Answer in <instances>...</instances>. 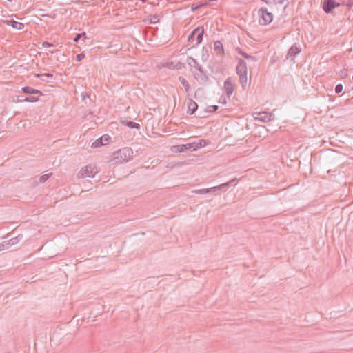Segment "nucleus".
<instances>
[{
  "label": "nucleus",
  "mask_w": 353,
  "mask_h": 353,
  "mask_svg": "<svg viewBox=\"0 0 353 353\" xmlns=\"http://www.w3.org/2000/svg\"><path fill=\"white\" fill-rule=\"evenodd\" d=\"M42 46H43V47H44V48H48V47L53 46V44H52V43H49V42H48V41H43V42L42 43Z\"/></svg>",
  "instance_id": "36"
},
{
  "label": "nucleus",
  "mask_w": 353,
  "mask_h": 353,
  "mask_svg": "<svg viewBox=\"0 0 353 353\" xmlns=\"http://www.w3.org/2000/svg\"><path fill=\"white\" fill-rule=\"evenodd\" d=\"M23 99L20 98V99H18V100H17V101H18V102H19V100H23Z\"/></svg>",
  "instance_id": "43"
},
{
  "label": "nucleus",
  "mask_w": 353,
  "mask_h": 353,
  "mask_svg": "<svg viewBox=\"0 0 353 353\" xmlns=\"http://www.w3.org/2000/svg\"><path fill=\"white\" fill-rule=\"evenodd\" d=\"M103 141L104 142V143H105V145L108 144L109 143V139H110V137L108 135H103Z\"/></svg>",
  "instance_id": "38"
},
{
  "label": "nucleus",
  "mask_w": 353,
  "mask_h": 353,
  "mask_svg": "<svg viewBox=\"0 0 353 353\" xmlns=\"http://www.w3.org/2000/svg\"><path fill=\"white\" fill-rule=\"evenodd\" d=\"M237 181V179L236 178H234L232 179H231L230 181H229L228 182L230 183V184H232V183L235 182Z\"/></svg>",
  "instance_id": "41"
},
{
  "label": "nucleus",
  "mask_w": 353,
  "mask_h": 353,
  "mask_svg": "<svg viewBox=\"0 0 353 353\" xmlns=\"http://www.w3.org/2000/svg\"><path fill=\"white\" fill-rule=\"evenodd\" d=\"M133 150L132 148L125 147L114 152L112 155V161L116 163H123L132 159Z\"/></svg>",
  "instance_id": "2"
},
{
  "label": "nucleus",
  "mask_w": 353,
  "mask_h": 353,
  "mask_svg": "<svg viewBox=\"0 0 353 353\" xmlns=\"http://www.w3.org/2000/svg\"><path fill=\"white\" fill-rule=\"evenodd\" d=\"M230 183L229 182H226V183H222L221 185H219V187H220V190H221L222 188H225V187H228L230 185Z\"/></svg>",
  "instance_id": "40"
},
{
  "label": "nucleus",
  "mask_w": 353,
  "mask_h": 353,
  "mask_svg": "<svg viewBox=\"0 0 353 353\" xmlns=\"http://www.w3.org/2000/svg\"><path fill=\"white\" fill-rule=\"evenodd\" d=\"M188 112H189L190 114H193L196 112V110H197L198 105L192 99H188Z\"/></svg>",
  "instance_id": "15"
},
{
  "label": "nucleus",
  "mask_w": 353,
  "mask_h": 353,
  "mask_svg": "<svg viewBox=\"0 0 353 353\" xmlns=\"http://www.w3.org/2000/svg\"><path fill=\"white\" fill-rule=\"evenodd\" d=\"M21 91L25 94H40L42 95L43 93L41 91L34 89L29 86H25L21 88Z\"/></svg>",
  "instance_id": "16"
},
{
  "label": "nucleus",
  "mask_w": 353,
  "mask_h": 353,
  "mask_svg": "<svg viewBox=\"0 0 353 353\" xmlns=\"http://www.w3.org/2000/svg\"><path fill=\"white\" fill-rule=\"evenodd\" d=\"M36 77L40 78L41 81L48 82V80L46 79V77H53V74L50 73H43V74H37Z\"/></svg>",
  "instance_id": "22"
},
{
  "label": "nucleus",
  "mask_w": 353,
  "mask_h": 353,
  "mask_svg": "<svg viewBox=\"0 0 353 353\" xmlns=\"http://www.w3.org/2000/svg\"><path fill=\"white\" fill-rule=\"evenodd\" d=\"M301 48L299 44L294 43L289 49L287 54V58H294L297 54H299L301 52Z\"/></svg>",
  "instance_id": "10"
},
{
  "label": "nucleus",
  "mask_w": 353,
  "mask_h": 353,
  "mask_svg": "<svg viewBox=\"0 0 353 353\" xmlns=\"http://www.w3.org/2000/svg\"><path fill=\"white\" fill-rule=\"evenodd\" d=\"M103 137H100L99 139H97L92 145V148H98L101 145H105V143L103 141Z\"/></svg>",
  "instance_id": "23"
},
{
  "label": "nucleus",
  "mask_w": 353,
  "mask_h": 353,
  "mask_svg": "<svg viewBox=\"0 0 353 353\" xmlns=\"http://www.w3.org/2000/svg\"><path fill=\"white\" fill-rule=\"evenodd\" d=\"M82 35H84V39H87L85 32L79 33L77 34L75 37L74 38V42L77 43L82 38Z\"/></svg>",
  "instance_id": "27"
},
{
  "label": "nucleus",
  "mask_w": 353,
  "mask_h": 353,
  "mask_svg": "<svg viewBox=\"0 0 353 353\" xmlns=\"http://www.w3.org/2000/svg\"><path fill=\"white\" fill-rule=\"evenodd\" d=\"M268 8L272 14L279 13V11H281L280 8V3H276L274 6Z\"/></svg>",
  "instance_id": "25"
},
{
  "label": "nucleus",
  "mask_w": 353,
  "mask_h": 353,
  "mask_svg": "<svg viewBox=\"0 0 353 353\" xmlns=\"http://www.w3.org/2000/svg\"><path fill=\"white\" fill-rule=\"evenodd\" d=\"M51 175H52V173H49V174H46L40 176H39V183H44L45 181H46L50 178V176Z\"/></svg>",
  "instance_id": "28"
},
{
  "label": "nucleus",
  "mask_w": 353,
  "mask_h": 353,
  "mask_svg": "<svg viewBox=\"0 0 353 353\" xmlns=\"http://www.w3.org/2000/svg\"><path fill=\"white\" fill-rule=\"evenodd\" d=\"M186 61L192 69V72L194 79L201 84H206L209 79L198 61L192 57H188Z\"/></svg>",
  "instance_id": "1"
},
{
  "label": "nucleus",
  "mask_w": 353,
  "mask_h": 353,
  "mask_svg": "<svg viewBox=\"0 0 353 353\" xmlns=\"http://www.w3.org/2000/svg\"><path fill=\"white\" fill-rule=\"evenodd\" d=\"M39 101V98L36 97H26L23 100H19V102H37Z\"/></svg>",
  "instance_id": "24"
},
{
  "label": "nucleus",
  "mask_w": 353,
  "mask_h": 353,
  "mask_svg": "<svg viewBox=\"0 0 353 353\" xmlns=\"http://www.w3.org/2000/svg\"><path fill=\"white\" fill-rule=\"evenodd\" d=\"M353 3L352 2H349L347 6L350 8L352 6Z\"/></svg>",
  "instance_id": "42"
},
{
  "label": "nucleus",
  "mask_w": 353,
  "mask_h": 353,
  "mask_svg": "<svg viewBox=\"0 0 353 353\" xmlns=\"http://www.w3.org/2000/svg\"><path fill=\"white\" fill-rule=\"evenodd\" d=\"M259 16V23L261 25L270 24L273 20V14L268 8H261L258 12Z\"/></svg>",
  "instance_id": "5"
},
{
  "label": "nucleus",
  "mask_w": 353,
  "mask_h": 353,
  "mask_svg": "<svg viewBox=\"0 0 353 353\" xmlns=\"http://www.w3.org/2000/svg\"><path fill=\"white\" fill-rule=\"evenodd\" d=\"M343 86L342 84H338L335 87V92L339 94L341 93L343 90Z\"/></svg>",
  "instance_id": "34"
},
{
  "label": "nucleus",
  "mask_w": 353,
  "mask_h": 353,
  "mask_svg": "<svg viewBox=\"0 0 353 353\" xmlns=\"http://www.w3.org/2000/svg\"><path fill=\"white\" fill-rule=\"evenodd\" d=\"M341 3L336 1V0H324L322 8L325 13L330 14L334 8L339 7Z\"/></svg>",
  "instance_id": "7"
},
{
  "label": "nucleus",
  "mask_w": 353,
  "mask_h": 353,
  "mask_svg": "<svg viewBox=\"0 0 353 353\" xmlns=\"http://www.w3.org/2000/svg\"><path fill=\"white\" fill-rule=\"evenodd\" d=\"M236 70L239 77V82L243 89H245L248 81V66L246 62L241 59H239Z\"/></svg>",
  "instance_id": "3"
},
{
  "label": "nucleus",
  "mask_w": 353,
  "mask_h": 353,
  "mask_svg": "<svg viewBox=\"0 0 353 353\" xmlns=\"http://www.w3.org/2000/svg\"><path fill=\"white\" fill-rule=\"evenodd\" d=\"M219 109V106L214 105H210L208 107V112H216Z\"/></svg>",
  "instance_id": "31"
},
{
  "label": "nucleus",
  "mask_w": 353,
  "mask_h": 353,
  "mask_svg": "<svg viewBox=\"0 0 353 353\" xmlns=\"http://www.w3.org/2000/svg\"><path fill=\"white\" fill-rule=\"evenodd\" d=\"M125 125L130 128H136V129L140 128V125L134 121H127Z\"/></svg>",
  "instance_id": "26"
},
{
  "label": "nucleus",
  "mask_w": 353,
  "mask_h": 353,
  "mask_svg": "<svg viewBox=\"0 0 353 353\" xmlns=\"http://www.w3.org/2000/svg\"><path fill=\"white\" fill-rule=\"evenodd\" d=\"M192 145H193L192 143H187V144H183V145H175L174 148H175V152H183L187 150L190 151H195L194 148H192Z\"/></svg>",
  "instance_id": "12"
},
{
  "label": "nucleus",
  "mask_w": 353,
  "mask_h": 353,
  "mask_svg": "<svg viewBox=\"0 0 353 353\" xmlns=\"http://www.w3.org/2000/svg\"><path fill=\"white\" fill-rule=\"evenodd\" d=\"M205 145V141L204 139H200L198 142H193V145H192V148H194V150H196L199 148L203 147Z\"/></svg>",
  "instance_id": "21"
},
{
  "label": "nucleus",
  "mask_w": 353,
  "mask_h": 353,
  "mask_svg": "<svg viewBox=\"0 0 353 353\" xmlns=\"http://www.w3.org/2000/svg\"><path fill=\"white\" fill-rule=\"evenodd\" d=\"M204 29L201 27L195 28L188 36V45L192 48L196 47L203 40V35Z\"/></svg>",
  "instance_id": "4"
},
{
  "label": "nucleus",
  "mask_w": 353,
  "mask_h": 353,
  "mask_svg": "<svg viewBox=\"0 0 353 353\" xmlns=\"http://www.w3.org/2000/svg\"><path fill=\"white\" fill-rule=\"evenodd\" d=\"M85 57V54L83 53H81L77 54V59L78 61H81Z\"/></svg>",
  "instance_id": "37"
},
{
  "label": "nucleus",
  "mask_w": 353,
  "mask_h": 353,
  "mask_svg": "<svg viewBox=\"0 0 353 353\" xmlns=\"http://www.w3.org/2000/svg\"><path fill=\"white\" fill-rule=\"evenodd\" d=\"M8 244L6 241L0 243V251L8 249Z\"/></svg>",
  "instance_id": "32"
},
{
  "label": "nucleus",
  "mask_w": 353,
  "mask_h": 353,
  "mask_svg": "<svg viewBox=\"0 0 353 353\" xmlns=\"http://www.w3.org/2000/svg\"><path fill=\"white\" fill-rule=\"evenodd\" d=\"M179 81L181 82V85L184 88L185 91L187 93V94L189 95L188 92L190 88V84L188 82V81L182 77H179Z\"/></svg>",
  "instance_id": "19"
},
{
  "label": "nucleus",
  "mask_w": 353,
  "mask_h": 353,
  "mask_svg": "<svg viewBox=\"0 0 353 353\" xmlns=\"http://www.w3.org/2000/svg\"><path fill=\"white\" fill-rule=\"evenodd\" d=\"M274 115H272L271 113L266 112L254 113V120L263 122L270 121L272 119Z\"/></svg>",
  "instance_id": "8"
},
{
  "label": "nucleus",
  "mask_w": 353,
  "mask_h": 353,
  "mask_svg": "<svg viewBox=\"0 0 353 353\" xmlns=\"http://www.w3.org/2000/svg\"><path fill=\"white\" fill-rule=\"evenodd\" d=\"M208 190H209V193H213L215 195H217L219 194L218 192V191L221 190H220V187H219V185H217V186H214V187L208 188Z\"/></svg>",
  "instance_id": "29"
},
{
  "label": "nucleus",
  "mask_w": 353,
  "mask_h": 353,
  "mask_svg": "<svg viewBox=\"0 0 353 353\" xmlns=\"http://www.w3.org/2000/svg\"><path fill=\"white\" fill-rule=\"evenodd\" d=\"M157 21H159V16L158 15H154L152 17V19H151V21H150V23H155Z\"/></svg>",
  "instance_id": "35"
},
{
  "label": "nucleus",
  "mask_w": 353,
  "mask_h": 353,
  "mask_svg": "<svg viewBox=\"0 0 353 353\" xmlns=\"http://www.w3.org/2000/svg\"><path fill=\"white\" fill-rule=\"evenodd\" d=\"M264 1L268 6V8L274 6L276 3H280V8L281 12H284L285 8L288 6V0H262Z\"/></svg>",
  "instance_id": "9"
},
{
  "label": "nucleus",
  "mask_w": 353,
  "mask_h": 353,
  "mask_svg": "<svg viewBox=\"0 0 353 353\" xmlns=\"http://www.w3.org/2000/svg\"><path fill=\"white\" fill-rule=\"evenodd\" d=\"M224 90L228 97L231 96L234 91V85L232 79L228 77L224 82Z\"/></svg>",
  "instance_id": "11"
},
{
  "label": "nucleus",
  "mask_w": 353,
  "mask_h": 353,
  "mask_svg": "<svg viewBox=\"0 0 353 353\" xmlns=\"http://www.w3.org/2000/svg\"><path fill=\"white\" fill-rule=\"evenodd\" d=\"M211 1H212V0H211ZM209 2H210V1H202L197 3H194L191 5V10L192 11H195L199 8H201L202 6L208 5Z\"/></svg>",
  "instance_id": "18"
},
{
  "label": "nucleus",
  "mask_w": 353,
  "mask_h": 353,
  "mask_svg": "<svg viewBox=\"0 0 353 353\" xmlns=\"http://www.w3.org/2000/svg\"><path fill=\"white\" fill-rule=\"evenodd\" d=\"M214 50L216 52L217 54L223 55L224 54V48L223 43L221 41H216L214 42Z\"/></svg>",
  "instance_id": "17"
},
{
  "label": "nucleus",
  "mask_w": 353,
  "mask_h": 353,
  "mask_svg": "<svg viewBox=\"0 0 353 353\" xmlns=\"http://www.w3.org/2000/svg\"><path fill=\"white\" fill-rule=\"evenodd\" d=\"M193 192L198 194H205L209 193L208 188L205 189H199L196 190H194Z\"/></svg>",
  "instance_id": "30"
},
{
  "label": "nucleus",
  "mask_w": 353,
  "mask_h": 353,
  "mask_svg": "<svg viewBox=\"0 0 353 353\" xmlns=\"http://www.w3.org/2000/svg\"><path fill=\"white\" fill-rule=\"evenodd\" d=\"M21 239H22V235L20 234L14 238H12L11 239L6 241L8 244V247L10 248L11 245H14L17 244V243H19V241Z\"/></svg>",
  "instance_id": "20"
},
{
  "label": "nucleus",
  "mask_w": 353,
  "mask_h": 353,
  "mask_svg": "<svg viewBox=\"0 0 353 353\" xmlns=\"http://www.w3.org/2000/svg\"><path fill=\"white\" fill-rule=\"evenodd\" d=\"M340 77L341 78H345L348 74V70L347 69H343L339 72Z\"/></svg>",
  "instance_id": "33"
},
{
  "label": "nucleus",
  "mask_w": 353,
  "mask_h": 353,
  "mask_svg": "<svg viewBox=\"0 0 353 353\" xmlns=\"http://www.w3.org/2000/svg\"><path fill=\"white\" fill-rule=\"evenodd\" d=\"M5 23L17 30H22L24 28V24L23 23L18 22L14 20H6Z\"/></svg>",
  "instance_id": "14"
},
{
  "label": "nucleus",
  "mask_w": 353,
  "mask_h": 353,
  "mask_svg": "<svg viewBox=\"0 0 353 353\" xmlns=\"http://www.w3.org/2000/svg\"><path fill=\"white\" fill-rule=\"evenodd\" d=\"M142 1L144 2H148V3L152 4V5L157 4V0H142Z\"/></svg>",
  "instance_id": "39"
},
{
  "label": "nucleus",
  "mask_w": 353,
  "mask_h": 353,
  "mask_svg": "<svg viewBox=\"0 0 353 353\" xmlns=\"http://www.w3.org/2000/svg\"><path fill=\"white\" fill-rule=\"evenodd\" d=\"M98 172V168L95 165H88L80 170L78 176L81 178L94 177Z\"/></svg>",
  "instance_id": "6"
},
{
  "label": "nucleus",
  "mask_w": 353,
  "mask_h": 353,
  "mask_svg": "<svg viewBox=\"0 0 353 353\" xmlns=\"http://www.w3.org/2000/svg\"><path fill=\"white\" fill-rule=\"evenodd\" d=\"M236 51L239 54H241L243 58L246 59L248 61H251V62H256L257 61V59L256 57L254 56H252V55H250L248 54H247L246 52H245L244 51H243L241 48H237L236 49Z\"/></svg>",
  "instance_id": "13"
}]
</instances>
